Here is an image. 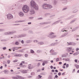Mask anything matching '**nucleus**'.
Listing matches in <instances>:
<instances>
[{
	"label": "nucleus",
	"instance_id": "1",
	"mask_svg": "<svg viewBox=\"0 0 79 79\" xmlns=\"http://www.w3.org/2000/svg\"><path fill=\"white\" fill-rule=\"evenodd\" d=\"M30 5L31 8H32L36 11L39 10V6L34 1H31L30 2Z\"/></svg>",
	"mask_w": 79,
	"mask_h": 79
},
{
	"label": "nucleus",
	"instance_id": "2",
	"mask_svg": "<svg viewBox=\"0 0 79 79\" xmlns=\"http://www.w3.org/2000/svg\"><path fill=\"white\" fill-rule=\"evenodd\" d=\"M42 7L43 9H50L53 7L51 5L47 4H44Z\"/></svg>",
	"mask_w": 79,
	"mask_h": 79
},
{
	"label": "nucleus",
	"instance_id": "3",
	"mask_svg": "<svg viewBox=\"0 0 79 79\" xmlns=\"http://www.w3.org/2000/svg\"><path fill=\"white\" fill-rule=\"evenodd\" d=\"M54 34H55V33L54 32H50L48 33V35L47 36L48 37H49L50 39H53V38H55V37H56V35H53Z\"/></svg>",
	"mask_w": 79,
	"mask_h": 79
},
{
	"label": "nucleus",
	"instance_id": "4",
	"mask_svg": "<svg viewBox=\"0 0 79 79\" xmlns=\"http://www.w3.org/2000/svg\"><path fill=\"white\" fill-rule=\"evenodd\" d=\"M22 9L24 13H27V12L29 11V7H28V6L26 5L23 6Z\"/></svg>",
	"mask_w": 79,
	"mask_h": 79
},
{
	"label": "nucleus",
	"instance_id": "5",
	"mask_svg": "<svg viewBox=\"0 0 79 79\" xmlns=\"http://www.w3.org/2000/svg\"><path fill=\"white\" fill-rule=\"evenodd\" d=\"M7 18L8 19H12V18H13V16L12 15L9 14L7 15Z\"/></svg>",
	"mask_w": 79,
	"mask_h": 79
},
{
	"label": "nucleus",
	"instance_id": "6",
	"mask_svg": "<svg viewBox=\"0 0 79 79\" xmlns=\"http://www.w3.org/2000/svg\"><path fill=\"white\" fill-rule=\"evenodd\" d=\"M52 23L51 21H50L48 22H43L42 23H40V24L41 25H42L43 24H50Z\"/></svg>",
	"mask_w": 79,
	"mask_h": 79
},
{
	"label": "nucleus",
	"instance_id": "7",
	"mask_svg": "<svg viewBox=\"0 0 79 79\" xmlns=\"http://www.w3.org/2000/svg\"><path fill=\"white\" fill-rule=\"evenodd\" d=\"M67 44H67V45H76V43H73V42H70L68 43L67 42Z\"/></svg>",
	"mask_w": 79,
	"mask_h": 79
},
{
	"label": "nucleus",
	"instance_id": "8",
	"mask_svg": "<svg viewBox=\"0 0 79 79\" xmlns=\"http://www.w3.org/2000/svg\"><path fill=\"white\" fill-rule=\"evenodd\" d=\"M68 34V32L65 33L63 34L62 35H61L60 36V38H62L63 37H65V36H66V35Z\"/></svg>",
	"mask_w": 79,
	"mask_h": 79
},
{
	"label": "nucleus",
	"instance_id": "9",
	"mask_svg": "<svg viewBox=\"0 0 79 79\" xmlns=\"http://www.w3.org/2000/svg\"><path fill=\"white\" fill-rule=\"evenodd\" d=\"M14 33H16V31H9V35H11L12 34H14Z\"/></svg>",
	"mask_w": 79,
	"mask_h": 79
},
{
	"label": "nucleus",
	"instance_id": "10",
	"mask_svg": "<svg viewBox=\"0 0 79 79\" xmlns=\"http://www.w3.org/2000/svg\"><path fill=\"white\" fill-rule=\"evenodd\" d=\"M27 70H20V72H22V73H27Z\"/></svg>",
	"mask_w": 79,
	"mask_h": 79
},
{
	"label": "nucleus",
	"instance_id": "11",
	"mask_svg": "<svg viewBox=\"0 0 79 79\" xmlns=\"http://www.w3.org/2000/svg\"><path fill=\"white\" fill-rule=\"evenodd\" d=\"M14 56L19 57V56H22V54H17L15 55Z\"/></svg>",
	"mask_w": 79,
	"mask_h": 79
},
{
	"label": "nucleus",
	"instance_id": "12",
	"mask_svg": "<svg viewBox=\"0 0 79 79\" xmlns=\"http://www.w3.org/2000/svg\"><path fill=\"white\" fill-rule=\"evenodd\" d=\"M19 15L20 16H24V14L22 12H20L19 13Z\"/></svg>",
	"mask_w": 79,
	"mask_h": 79
},
{
	"label": "nucleus",
	"instance_id": "13",
	"mask_svg": "<svg viewBox=\"0 0 79 79\" xmlns=\"http://www.w3.org/2000/svg\"><path fill=\"white\" fill-rule=\"evenodd\" d=\"M30 14L31 15H32L33 14H34V13H35V11H34V10H30Z\"/></svg>",
	"mask_w": 79,
	"mask_h": 79
},
{
	"label": "nucleus",
	"instance_id": "14",
	"mask_svg": "<svg viewBox=\"0 0 79 79\" xmlns=\"http://www.w3.org/2000/svg\"><path fill=\"white\" fill-rule=\"evenodd\" d=\"M68 55V54L67 53L66 54L62 55L61 57L62 58H63V57H66Z\"/></svg>",
	"mask_w": 79,
	"mask_h": 79
},
{
	"label": "nucleus",
	"instance_id": "15",
	"mask_svg": "<svg viewBox=\"0 0 79 79\" xmlns=\"http://www.w3.org/2000/svg\"><path fill=\"white\" fill-rule=\"evenodd\" d=\"M72 50V47H70L67 48V51L68 52H71V50Z\"/></svg>",
	"mask_w": 79,
	"mask_h": 79
},
{
	"label": "nucleus",
	"instance_id": "16",
	"mask_svg": "<svg viewBox=\"0 0 79 79\" xmlns=\"http://www.w3.org/2000/svg\"><path fill=\"white\" fill-rule=\"evenodd\" d=\"M74 66L75 67H76V69H79V65L76 64H75L74 65Z\"/></svg>",
	"mask_w": 79,
	"mask_h": 79
},
{
	"label": "nucleus",
	"instance_id": "17",
	"mask_svg": "<svg viewBox=\"0 0 79 79\" xmlns=\"http://www.w3.org/2000/svg\"><path fill=\"white\" fill-rule=\"evenodd\" d=\"M4 34L5 35H10L9 31L5 32Z\"/></svg>",
	"mask_w": 79,
	"mask_h": 79
},
{
	"label": "nucleus",
	"instance_id": "18",
	"mask_svg": "<svg viewBox=\"0 0 79 79\" xmlns=\"http://www.w3.org/2000/svg\"><path fill=\"white\" fill-rule=\"evenodd\" d=\"M74 15H72L70 17H69L67 19H71L72 18H74Z\"/></svg>",
	"mask_w": 79,
	"mask_h": 79
},
{
	"label": "nucleus",
	"instance_id": "19",
	"mask_svg": "<svg viewBox=\"0 0 79 79\" xmlns=\"http://www.w3.org/2000/svg\"><path fill=\"white\" fill-rule=\"evenodd\" d=\"M37 44H39L40 45H44V42H38Z\"/></svg>",
	"mask_w": 79,
	"mask_h": 79
},
{
	"label": "nucleus",
	"instance_id": "20",
	"mask_svg": "<svg viewBox=\"0 0 79 79\" xmlns=\"http://www.w3.org/2000/svg\"><path fill=\"white\" fill-rule=\"evenodd\" d=\"M31 42H32V41L31 40H27L26 41V43H27V44H30Z\"/></svg>",
	"mask_w": 79,
	"mask_h": 79
},
{
	"label": "nucleus",
	"instance_id": "21",
	"mask_svg": "<svg viewBox=\"0 0 79 79\" xmlns=\"http://www.w3.org/2000/svg\"><path fill=\"white\" fill-rule=\"evenodd\" d=\"M17 38H21V37H23V35L22 34L19 35L17 36Z\"/></svg>",
	"mask_w": 79,
	"mask_h": 79
},
{
	"label": "nucleus",
	"instance_id": "22",
	"mask_svg": "<svg viewBox=\"0 0 79 79\" xmlns=\"http://www.w3.org/2000/svg\"><path fill=\"white\" fill-rule=\"evenodd\" d=\"M76 19H75L72 21L70 23V24H72V23H73L74 22H75V21H76Z\"/></svg>",
	"mask_w": 79,
	"mask_h": 79
},
{
	"label": "nucleus",
	"instance_id": "23",
	"mask_svg": "<svg viewBox=\"0 0 79 79\" xmlns=\"http://www.w3.org/2000/svg\"><path fill=\"white\" fill-rule=\"evenodd\" d=\"M3 72H4V73H5L6 74H8L7 73L8 72V71L7 70H5Z\"/></svg>",
	"mask_w": 79,
	"mask_h": 79
},
{
	"label": "nucleus",
	"instance_id": "24",
	"mask_svg": "<svg viewBox=\"0 0 79 79\" xmlns=\"http://www.w3.org/2000/svg\"><path fill=\"white\" fill-rule=\"evenodd\" d=\"M12 78L13 79H19L18 77H12Z\"/></svg>",
	"mask_w": 79,
	"mask_h": 79
},
{
	"label": "nucleus",
	"instance_id": "25",
	"mask_svg": "<svg viewBox=\"0 0 79 79\" xmlns=\"http://www.w3.org/2000/svg\"><path fill=\"white\" fill-rule=\"evenodd\" d=\"M33 42H34V43H38L39 41L37 40H35L33 41Z\"/></svg>",
	"mask_w": 79,
	"mask_h": 79
},
{
	"label": "nucleus",
	"instance_id": "26",
	"mask_svg": "<svg viewBox=\"0 0 79 79\" xmlns=\"http://www.w3.org/2000/svg\"><path fill=\"white\" fill-rule=\"evenodd\" d=\"M28 69H32V68L31 67V64H30L28 65Z\"/></svg>",
	"mask_w": 79,
	"mask_h": 79
},
{
	"label": "nucleus",
	"instance_id": "27",
	"mask_svg": "<svg viewBox=\"0 0 79 79\" xmlns=\"http://www.w3.org/2000/svg\"><path fill=\"white\" fill-rule=\"evenodd\" d=\"M15 45H19V42L18 41H16L15 43Z\"/></svg>",
	"mask_w": 79,
	"mask_h": 79
},
{
	"label": "nucleus",
	"instance_id": "28",
	"mask_svg": "<svg viewBox=\"0 0 79 79\" xmlns=\"http://www.w3.org/2000/svg\"><path fill=\"white\" fill-rule=\"evenodd\" d=\"M30 52L31 53H34V51L33 50L31 49Z\"/></svg>",
	"mask_w": 79,
	"mask_h": 79
},
{
	"label": "nucleus",
	"instance_id": "29",
	"mask_svg": "<svg viewBox=\"0 0 79 79\" xmlns=\"http://www.w3.org/2000/svg\"><path fill=\"white\" fill-rule=\"evenodd\" d=\"M56 3H57V2H56V0H54V5H56Z\"/></svg>",
	"mask_w": 79,
	"mask_h": 79
},
{
	"label": "nucleus",
	"instance_id": "30",
	"mask_svg": "<svg viewBox=\"0 0 79 79\" xmlns=\"http://www.w3.org/2000/svg\"><path fill=\"white\" fill-rule=\"evenodd\" d=\"M44 63L45 64H47V63H48V60H44Z\"/></svg>",
	"mask_w": 79,
	"mask_h": 79
},
{
	"label": "nucleus",
	"instance_id": "31",
	"mask_svg": "<svg viewBox=\"0 0 79 79\" xmlns=\"http://www.w3.org/2000/svg\"><path fill=\"white\" fill-rule=\"evenodd\" d=\"M28 30V29H27V28H25L23 29V31H27Z\"/></svg>",
	"mask_w": 79,
	"mask_h": 79
},
{
	"label": "nucleus",
	"instance_id": "32",
	"mask_svg": "<svg viewBox=\"0 0 79 79\" xmlns=\"http://www.w3.org/2000/svg\"><path fill=\"white\" fill-rule=\"evenodd\" d=\"M28 33L29 34H32L33 33V32H32V31L31 30H30L29 31H28Z\"/></svg>",
	"mask_w": 79,
	"mask_h": 79
},
{
	"label": "nucleus",
	"instance_id": "33",
	"mask_svg": "<svg viewBox=\"0 0 79 79\" xmlns=\"http://www.w3.org/2000/svg\"><path fill=\"white\" fill-rule=\"evenodd\" d=\"M23 37H24L26 36V34H22Z\"/></svg>",
	"mask_w": 79,
	"mask_h": 79
},
{
	"label": "nucleus",
	"instance_id": "34",
	"mask_svg": "<svg viewBox=\"0 0 79 79\" xmlns=\"http://www.w3.org/2000/svg\"><path fill=\"white\" fill-rule=\"evenodd\" d=\"M50 15V14H49V13H47V14H45V16H49V15Z\"/></svg>",
	"mask_w": 79,
	"mask_h": 79
},
{
	"label": "nucleus",
	"instance_id": "35",
	"mask_svg": "<svg viewBox=\"0 0 79 79\" xmlns=\"http://www.w3.org/2000/svg\"><path fill=\"white\" fill-rule=\"evenodd\" d=\"M56 52L52 53V55H56Z\"/></svg>",
	"mask_w": 79,
	"mask_h": 79
},
{
	"label": "nucleus",
	"instance_id": "36",
	"mask_svg": "<svg viewBox=\"0 0 79 79\" xmlns=\"http://www.w3.org/2000/svg\"><path fill=\"white\" fill-rule=\"evenodd\" d=\"M42 51H41V50H38L37 51V53H40Z\"/></svg>",
	"mask_w": 79,
	"mask_h": 79
},
{
	"label": "nucleus",
	"instance_id": "37",
	"mask_svg": "<svg viewBox=\"0 0 79 79\" xmlns=\"http://www.w3.org/2000/svg\"><path fill=\"white\" fill-rule=\"evenodd\" d=\"M54 52V51L53 49L51 50L50 51V53H52L53 52Z\"/></svg>",
	"mask_w": 79,
	"mask_h": 79
},
{
	"label": "nucleus",
	"instance_id": "38",
	"mask_svg": "<svg viewBox=\"0 0 79 79\" xmlns=\"http://www.w3.org/2000/svg\"><path fill=\"white\" fill-rule=\"evenodd\" d=\"M50 25H48V26H47L44 27V29H46L47 28H48V27H50Z\"/></svg>",
	"mask_w": 79,
	"mask_h": 79
},
{
	"label": "nucleus",
	"instance_id": "39",
	"mask_svg": "<svg viewBox=\"0 0 79 79\" xmlns=\"http://www.w3.org/2000/svg\"><path fill=\"white\" fill-rule=\"evenodd\" d=\"M60 21H61V20H59L56 22V24H58V23H59V22H60Z\"/></svg>",
	"mask_w": 79,
	"mask_h": 79
},
{
	"label": "nucleus",
	"instance_id": "40",
	"mask_svg": "<svg viewBox=\"0 0 79 79\" xmlns=\"http://www.w3.org/2000/svg\"><path fill=\"white\" fill-rule=\"evenodd\" d=\"M38 76V77H39L40 79H41V78H42V76H41L40 75H39Z\"/></svg>",
	"mask_w": 79,
	"mask_h": 79
},
{
	"label": "nucleus",
	"instance_id": "41",
	"mask_svg": "<svg viewBox=\"0 0 79 79\" xmlns=\"http://www.w3.org/2000/svg\"><path fill=\"white\" fill-rule=\"evenodd\" d=\"M77 10H75L73 11V13H76V12H77Z\"/></svg>",
	"mask_w": 79,
	"mask_h": 79
},
{
	"label": "nucleus",
	"instance_id": "42",
	"mask_svg": "<svg viewBox=\"0 0 79 79\" xmlns=\"http://www.w3.org/2000/svg\"><path fill=\"white\" fill-rule=\"evenodd\" d=\"M35 74V73H34V72H33L31 73V76H34V75Z\"/></svg>",
	"mask_w": 79,
	"mask_h": 79
},
{
	"label": "nucleus",
	"instance_id": "43",
	"mask_svg": "<svg viewBox=\"0 0 79 79\" xmlns=\"http://www.w3.org/2000/svg\"><path fill=\"white\" fill-rule=\"evenodd\" d=\"M69 60V58H67V59H65V61H68Z\"/></svg>",
	"mask_w": 79,
	"mask_h": 79
},
{
	"label": "nucleus",
	"instance_id": "44",
	"mask_svg": "<svg viewBox=\"0 0 79 79\" xmlns=\"http://www.w3.org/2000/svg\"><path fill=\"white\" fill-rule=\"evenodd\" d=\"M5 31L4 29H0V32H3Z\"/></svg>",
	"mask_w": 79,
	"mask_h": 79
},
{
	"label": "nucleus",
	"instance_id": "45",
	"mask_svg": "<svg viewBox=\"0 0 79 79\" xmlns=\"http://www.w3.org/2000/svg\"><path fill=\"white\" fill-rule=\"evenodd\" d=\"M54 45H56L58 44V42H56V43H54Z\"/></svg>",
	"mask_w": 79,
	"mask_h": 79
},
{
	"label": "nucleus",
	"instance_id": "46",
	"mask_svg": "<svg viewBox=\"0 0 79 79\" xmlns=\"http://www.w3.org/2000/svg\"><path fill=\"white\" fill-rule=\"evenodd\" d=\"M48 79H52V76L51 75H50L48 77Z\"/></svg>",
	"mask_w": 79,
	"mask_h": 79
},
{
	"label": "nucleus",
	"instance_id": "47",
	"mask_svg": "<svg viewBox=\"0 0 79 79\" xmlns=\"http://www.w3.org/2000/svg\"><path fill=\"white\" fill-rule=\"evenodd\" d=\"M59 58H57L56 59V62H58V61H59Z\"/></svg>",
	"mask_w": 79,
	"mask_h": 79
},
{
	"label": "nucleus",
	"instance_id": "48",
	"mask_svg": "<svg viewBox=\"0 0 79 79\" xmlns=\"http://www.w3.org/2000/svg\"><path fill=\"white\" fill-rule=\"evenodd\" d=\"M66 9H67V7L64 8L62 10V11H64V10H66Z\"/></svg>",
	"mask_w": 79,
	"mask_h": 79
},
{
	"label": "nucleus",
	"instance_id": "49",
	"mask_svg": "<svg viewBox=\"0 0 79 79\" xmlns=\"http://www.w3.org/2000/svg\"><path fill=\"white\" fill-rule=\"evenodd\" d=\"M76 30V28H73L72 30V32H74V31H75Z\"/></svg>",
	"mask_w": 79,
	"mask_h": 79
},
{
	"label": "nucleus",
	"instance_id": "50",
	"mask_svg": "<svg viewBox=\"0 0 79 79\" xmlns=\"http://www.w3.org/2000/svg\"><path fill=\"white\" fill-rule=\"evenodd\" d=\"M10 60H8L7 61V63H8V64H9L10 63Z\"/></svg>",
	"mask_w": 79,
	"mask_h": 79
},
{
	"label": "nucleus",
	"instance_id": "51",
	"mask_svg": "<svg viewBox=\"0 0 79 79\" xmlns=\"http://www.w3.org/2000/svg\"><path fill=\"white\" fill-rule=\"evenodd\" d=\"M64 31H65V32H66H66H68L67 31H66V30H64V29H63L61 31V32H64Z\"/></svg>",
	"mask_w": 79,
	"mask_h": 79
},
{
	"label": "nucleus",
	"instance_id": "52",
	"mask_svg": "<svg viewBox=\"0 0 79 79\" xmlns=\"http://www.w3.org/2000/svg\"><path fill=\"white\" fill-rule=\"evenodd\" d=\"M1 40V42H6V40Z\"/></svg>",
	"mask_w": 79,
	"mask_h": 79
},
{
	"label": "nucleus",
	"instance_id": "53",
	"mask_svg": "<svg viewBox=\"0 0 79 79\" xmlns=\"http://www.w3.org/2000/svg\"><path fill=\"white\" fill-rule=\"evenodd\" d=\"M14 48L15 50H18V47H14Z\"/></svg>",
	"mask_w": 79,
	"mask_h": 79
},
{
	"label": "nucleus",
	"instance_id": "54",
	"mask_svg": "<svg viewBox=\"0 0 79 79\" xmlns=\"http://www.w3.org/2000/svg\"><path fill=\"white\" fill-rule=\"evenodd\" d=\"M21 22H23V21H17L15 22V23H20Z\"/></svg>",
	"mask_w": 79,
	"mask_h": 79
},
{
	"label": "nucleus",
	"instance_id": "55",
	"mask_svg": "<svg viewBox=\"0 0 79 79\" xmlns=\"http://www.w3.org/2000/svg\"><path fill=\"white\" fill-rule=\"evenodd\" d=\"M3 50H6V47H4L2 48Z\"/></svg>",
	"mask_w": 79,
	"mask_h": 79
},
{
	"label": "nucleus",
	"instance_id": "56",
	"mask_svg": "<svg viewBox=\"0 0 79 79\" xmlns=\"http://www.w3.org/2000/svg\"><path fill=\"white\" fill-rule=\"evenodd\" d=\"M26 57H27L28 56V55L27 54H25L24 55Z\"/></svg>",
	"mask_w": 79,
	"mask_h": 79
},
{
	"label": "nucleus",
	"instance_id": "57",
	"mask_svg": "<svg viewBox=\"0 0 79 79\" xmlns=\"http://www.w3.org/2000/svg\"><path fill=\"white\" fill-rule=\"evenodd\" d=\"M61 73H60V72H59L58 73V76H61Z\"/></svg>",
	"mask_w": 79,
	"mask_h": 79
},
{
	"label": "nucleus",
	"instance_id": "58",
	"mask_svg": "<svg viewBox=\"0 0 79 79\" xmlns=\"http://www.w3.org/2000/svg\"><path fill=\"white\" fill-rule=\"evenodd\" d=\"M27 77L28 78H31V77H32V76H31V75H29L27 76Z\"/></svg>",
	"mask_w": 79,
	"mask_h": 79
},
{
	"label": "nucleus",
	"instance_id": "59",
	"mask_svg": "<svg viewBox=\"0 0 79 79\" xmlns=\"http://www.w3.org/2000/svg\"><path fill=\"white\" fill-rule=\"evenodd\" d=\"M21 42L22 44H24V40H21Z\"/></svg>",
	"mask_w": 79,
	"mask_h": 79
},
{
	"label": "nucleus",
	"instance_id": "60",
	"mask_svg": "<svg viewBox=\"0 0 79 79\" xmlns=\"http://www.w3.org/2000/svg\"><path fill=\"white\" fill-rule=\"evenodd\" d=\"M23 49L19 50V52H23Z\"/></svg>",
	"mask_w": 79,
	"mask_h": 79
},
{
	"label": "nucleus",
	"instance_id": "61",
	"mask_svg": "<svg viewBox=\"0 0 79 79\" xmlns=\"http://www.w3.org/2000/svg\"><path fill=\"white\" fill-rule=\"evenodd\" d=\"M40 63H38L37 64V67H39V66H40Z\"/></svg>",
	"mask_w": 79,
	"mask_h": 79
},
{
	"label": "nucleus",
	"instance_id": "62",
	"mask_svg": "<svg viewBox=\"0 0 79 79\" xmlns=\"http://www.w3.org/2000/svg\"><path fill=\"white\" fill-rule=\"evenodd\" d=\"M51 46H53L54 45H55V44H54V43H52L51 44Z\"/></svg>",
	"mask_w": 79,
	"mask_h": 79
},
{
	"label": "nucleus",
	"instance_id": "63",
	"mask_svg": "<svg viewBox=\"0 0 79 79\" xmlns=\"http://www.w3.org/2000/svg\"><path fill=\"white\" fill-rule=\"evenodd\" d=\"M68 67H69V64H67L66 65V68H68Z\"/></svg>",
	"mask_w": 79,
	"mask_h": 79
},
{
	"label": "nucleus",
	"instance_id": "64",
	"mask_svg": "<svg viewBox=\"0 0 79 79\" xmlns=\"http://www.w3.org/2000/svg\"><path fill=\"white\" fill-rule=\"evenodd\" d=\"M74 61H75V63H77V59H75L74 60Z\"/></svg>",
	"mask_w": 79,
	"mask_h": 79
}]
</instances>
